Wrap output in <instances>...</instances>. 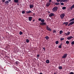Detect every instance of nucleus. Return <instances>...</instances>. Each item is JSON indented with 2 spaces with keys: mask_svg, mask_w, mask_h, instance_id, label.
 <instances>
[{
  "mask_svg": "<svg viewBox=\"0 0 74 74\" xmlns=\"http://www.w3.org/2000/svg\"><path fill=\"white\" fill-rule=\"evenodd\" d=\"M14 1L15 3H18V1H19V0H14Z\"/></svg>",
  "mask_w": 74,
  "mask_h": 74,
  "instance_id": "18",
  "label": "nucleus"
},
{
  "mask_svg": "<svg viewBox=\"0 0 74 74\" xmlns=\"http://www.w3.org/2000/svg\"><path fill=\"white\" fill-rule=\"evenodd\" d=\"M51 4V3H47L46 5V7H49V5Z\"/></svg>",
  "mask_w": 74,
  "mask_h": 74,
  "instance_id": "8",
  "label": "nucleus"
},
{
  "mask_svg": "<svg viewBox=\"0 0 74 74\" xmlns=\"http://www.w3.org/2000/svg\"><path fill=\"white\" fill-rule=\"evenodd\" d=\"M46 28L47 30L50 31V32H51V31H52V29H51L49 27H48V26H47Z\"/></svg>",
  "mask_w": 74,
  "mask_h": 74,
  "instance_id": "4",
  "label": "nucleus"
},
{
  "mask_svg": "<svg viewBox=\"0 0 74 74\" xmlns=\"http://www.w3.org/2000/svg\"><path fill=\"white\" fill-rule=\"evenodd\" d=\"M73 8H74V4L70 8V9L71 10H72L73 9Z\"/></svg>",
  "mask_w": 74,
  "mask_h": 74,
  "instance_id": "15",
  "label": "nucleus"
},
{
  "mask_svg": "<svg viewBox=\"0 0 74 74\" xmlns=\"http://www.w3.org/2000/svg\"><path fill=\"white\" fill-rule=\"evenodd\" d=\"M63 33V31H60V34H61Z\"/></svg>",
  "mask_w": 74,
  "mask_h": 74,
  "instance_id": "28",
  "label": "nucleus"
},
{
  "mask_svg": "<svg viewBox=\"0 0 74 74\" xmlns=\"http://www.w3.org/2000/svg\"><path fill=\"white\" fill-rule=\"evenodd\" d=\"M25 11H23L22 12V13H23V14H25Z\"/></svg>",
  "mask_w": 74,
  "mask_h": 74,
  "instance_id": "32",
  "label": "nucleus"
},
{
  "mask_svg": "<svg viewBox=\"0 0 74 74\" xmlns=\"http://www.w3.org/2000/svg\"><path fill=\"white\" fill-rule=\"evenodd\" d=\"M66 8L65 7H63L62 8V10H65Z\"/></svg>",
  "mask_w": 74,
  "mask_h": 74,
  "instance_id": "29",
  "label": "nucleus"
},
{
  "mask_svg": "<svg viewBox=\"0 0 74 74\" xmlns=\"http://www.w3.org/2000/svg\"><path fill=\"white\" fill-rule=\"evenodd\" d=\"M33 22H34V21H35V20L34 19L33 21Z\"/></svg>",
  "mask_w": 74,
  "mask_h": 74,
  "instance_id": "45",
  "label": "nucleus"
},
{
  "mask_svg": "<svg viewBox=\"0 0 74 74\" xmlns=\"http://www.w3.org/2000/svg\"><path fill=\"white\" fill-rule=\"evenodd\" d=\"M60 17L61 18L63 19V18L64 17V13H62L61 15H60Z\"/></svg>",
  "mask_w": 74,
  "mask_h": 74,
  "instance_id": "2",
  "label": "nucleus"
},
{
  "mask_svg": "<svg viewBox=\"0 0 74 74\" xmlns=\"http://www.w3.org/2000/svg\"><path fill=\"white\" fill-rule=\"evenodd\" d=\"M26 41L28 43L29 42V40H28V39H27L26 40Z\"/></svg>",
  "mask_w": 74,
  "mask_h": 74,
  "instance_id": "30",
  "label": "nucleus"
},
{
  "mask_svg": "<svg viewBox=\"0 0 74 74\" xmlns=\"http://www.w3.org/2000/svg\"><path fill=\"white\" fill-rule=\"evenodd\" d=\"M54 74H56V73H54Z\"/></svg>",
  "mask_w": 74,
  "mask_h": 74,
  "instance_id": "48",
  "label": "nucleus"
},
{
  "mask_svg": "<svg viewBox=\"0 0 74 74\" xmlns=\"http://www.w3.org/2000/svg\"><path fill=\"white\" fill-rule=\"evenodd\" d=\"M46 63H47V64L48 63H49V60H47L46 61Z\"/></svg>",
  "mask_w": 74,
  "mask_h": 74,
  "instance_id": "17",
  "label": "nucleus"
},
{
  "mask_svg": "<svg viewBox=\"0 0 74 74\" xmlns=\"http://www.w3.org/2000/svg\"><path fill=\"white\" fill-rule=\"evenodd\" d=\"M29 21H32V17H29Z\"/></svg>",
  "mask_w": 74,
  "mask_h": 74,
  "instance_id": "12",
  "label": "nucleus"
},
{
  "mask_svg": "<svg viewBox=\"0 0 74 74\" xmlns=\"http://www.w3.org/2000/svg\"><path fill=\"white\" fill-rule=\"evenodd\" d=\"M67 56V53H65L64 54L63 56L62 57V58H66V56Z\"/></svg>",
  "mask_w": 74,
  "mask_h": 74,
  "instance_id": "3",
  "label": "nucleus"
},
{
  "mask_svg": "<svg viewBox=\"0 0 74 74\" xmlns=\"http://www.w3.org/2000/svg\"><path fill=\"white\" fill-rule=\"evenodd\" d=\"M58 69H60V70L61 69H62V66H60L58 67Z\"/></svg>",
  "mask_w": 74,
  "mask_h": 74,
  "instance_id": "22",
  "label": "nucleus"
},
{
  "mask_svg": "<svg viewBox=\"0 0 74 74\" xmlns=\"http://www.w3.org/2000/svg\"><path fill=\"white\" fill-rule=\"evenodd\" d=\"M34 7V6H33V5H30V8H33Z\"/></svg>",
  "mask_w": 74,
  "mask_h": 74,
  "instance_id": "16",
  "label": "nucleus"
},
{
  "mask_svg": "<svg viewBox=\"0 0 74 74\" xmlns=\"http://www.w3.org/2000/svg\"><path fill=\"white\" fill-rule=\"evenodd\" d=\"M57 1L58 2H60V0H57Z\"/></svg>",
  "mask_w": 74,
  "mask_h": 74,
  "instance_id": "38",
  "label": "nucleus"
},
{
  "mask_svg": "<svg viewBox=\"0 0 74 74\" xmlns=\"http://www.w3.org/2000/svg\"><path fill=\"white\" fill-rule=\"evenodd\" d=\"M60 40L61 41H62V40H64V38H61Z\"/></svg>",
  "mask_w": 74,
  "mask_h": 74,
  "instance_id": "36",
  "label": "nucleus"
},
{
  "mask_svg": "<svg viewBox=\"0 0 74 74\" xmlns=\"http://www.w3.org/2000/svg\"><path fill=\"white\" fill-rule=\"evenodd\" d=\"M69 42L68 40H67L66 41V44H69Z\"/></svg>",
  "mask_w": 74,
  "mask_h": 74,
  "instance_id": "27",
  "label": "nucleus"
},
{
  "mask_svg": "<svg viewBox=\"0 0 74 74\" xmlns=\"http://www.w3.org/2000/svg\"><path fill=\"white\" fill-rule=\"evenodd\" d=\"M70 25H71V24H70V23H69V24L68 25V26H70Z\"/></svg>",
  "mask_w": 74,
  "mask_h": 74,
  "instance_id": "44",
  "label": "nucleus"
},
{
  "mask_svg": "<svg viewBox=\"0 0 74 74\" xmlns=\"http://www.w3.org/2000/svg\"><path fill=\"white\" fill-rule=\"evenodd\" d=\"M74 23V21H73L71 23H70V24L71 25H73Z\"/></svg>",
  "mask_w": 74,
  "mask_h": 74,
  "instance_id": "19",
  "label": "nucleus"
},
{
  "mask_svg": "<svg viewBox=\"0 0 74 74\" xmlns=\"http://www.w3.org/2000/svg\"><path fill=\"white\" fill-rule=\"evenodd\" d=\"M44 21H45L44 20V19H43L41 20V22L43 23L44 22Z\"/></svg>",
  "mask_w": 74,
  "mask_h": 74,
  "instance_id": "23",
  "label": "nucleus"
},
{
  "mask_svg": "<svg viewBox=\"0 0 74 74\" xmlns=\"http://www.w3.org/2000/svg\"><path fill=\"white\" fill-rule=\"evenodd\" d=\"M39 74H42V73H40Z\"/></svg>",
  "mask_w": 74,
  "mask_h": 74,
  "instance_id": "46",
  "label": "nucleus"
},
{
  "mask_svg": "<svg viewBox=\"0 0 74 74\" xmlns=\"http://www.w3.org/2000/svg\"><path fill=\"white\" fill-rule=\"evenodd\" d=\"M54 15L55 14H54L53 13H51L50 14H49V16H50V17H52V16H54Z\"/></svg>",
  "mask_w": 74,
  "mask_h": 74,
  "instance_id": "6",
  "label": "nucleus"
},
{
  "mask_svg": "<svg viewBox=\"0 0 74 74\" xmlns=\"http://www.w3.org/2000/svg\"><path fill=\"white\" fill-rule=\"evenodd\" d=\"M40 56V55H37V57H39Z\"/></svg>",
  "mask_w": 74,
  "mask_h": 74,
  "instance_id": "43",
  "label": "nucleus"
},
{
  "mask_svg": "<svg viewBox=\"0 0 74 74\" xmlns=\"http://www.w3.org/2000/svg\"><path fill=\"white\" fill-rule=\"evenodd\" d=\"M68 23H68V22H65L62 25H65V26H67V25H68Z\"/></svg>",
  "mask_w": 74,
  "mask_h": 74,
  "instance_id": "7",
  "label": "nucleus"
},
{
  "mask_svg": "<svg viewBox=\"0 0 74 74\" xmlns=\"http://www.w3.org/2000/svg\"><path fill=\"white\" fill-rule=\"evenodd\" d=\"M32 12L31 10H29V11L26 12L27 14H30V13H31Z\"/></svg>",
  "mask_w": 74,
  "mask_h": 74,
  "instance_id": "10",
  "label": "nucleus"
},
{
  "mask_svg": "<svg viewBox=\"0 0 74 74\" xmlns=\"http://www.w3.org/2000/svg\"><path fill=\"white\" fill-rule=\"evenodd\" d=\"M40 25H46V23H40Z\"/></svg>",
  "mask_w": 74,
  "mask_h": 74,
  "instance_id": "11",
  "label": "nucleus"
},
{
  "mask_svg": "<svg viewBox=\"0 0 74 74\" xmlns=\"http://www.w3.org/2000/svg\"><path fill=\"white\" fill-rule=\"evenodd\" d=\"M43 49H44V51H45V47H43Z\"/></svg>",
  "mask_w": 74,
  "mask_h": 74,
  "instance_id": "41",
  "label": "nucleus"
},
{
  "mask_svg": "<svg viewBox=\"0 0 74 74\" xmlns=\"http://www.w3.org/2000/svg\"><path fill=\"white\" fill-rule=\"evenodd\" d=\"M58 10V7H54L52 9V11L54 12H56Z\"/></svg>",
  "mask_w": 74,
  "mask_h": 74,
  "instance_id": "1",
  "label": "nucleus"
},
{
  "mask_svg": "<svg viewBox=\"0 0 74 74\" xmlns=\"http://www.w3.org/2000/svg\"><path fill=\"white\" fill-rule=\"evenodd\" d=\"M55 5H59L60 4V3H56L55 4Z\"/></svg>",
  "mask_w": 74,
  "mask_h": 74,
  "instance_id": "25",
  "label": "nucleus"
},
{
  "mask_svg": "<svg viewBox=\"0 0 74 74\" xmlns=\"http://www.w3.org/2000/svg\"><path fill=\"white\" fill-rule=\"evenodd\" d=\"M45 38L46 39V40H49V38L48 36H46V37H45Z\"/></svg>",
  "mask_w": 74,
  "mask_h": 74,
  "instance_id": "9",
  "label": "nucleus"
},
{
  "mask_svg": "<svg viewBox=\"0 0 74 74\" xmlns=\"http://www.w3.org/2000/svg\"><path fill=\"white\" fill-rule=\"evenodd\" d=\"M71 44H72V45H73V44H74V41H73L71 42Z\"/></svg>",
  "mask_w": 74,
  "mask_h": 74,
  "instance_id": "31",
  "label": "nucleus"
},
{
  "mask_svg": "<svg viewBox=\"0 0 74 74\" xmlns=\"http://www.w3.org/2000/svg\"><path fill=\"white\" fill-rule=\"evenodd\" d=\"M72 38H73V37L72 36H69L67 38V39L68 40H71Z\"/></svg>",
  "mask_w": 74,
  "mask_h": 74,
  "instance_id": "5",
  "label": "nucleus"
},
{
  "mask_svg": "<svg viewBox=\"0 0 74 74\" xmlns=\"http://www.w3.org/2000/svg\"><path fill=\"white\" fill-rule=\"evenodd\" d=\"M61 5H64V3H61Z\"/></svg>",
  "mask_w": 74,
  "mask_h": 74,
  "instance_id": "40",
  "label": "nucleus"
},
{
  "mask_svg": "<svg viewBox=\"0 0 74 74\" xmlns=\"http://www.w3.org/2000/svg\"><path fill=\"white\" fill-rule=\"evenodd\" d=\"M62 43H61V44L60 45L58 46L59 48H62Z\"/></svg>",
  "mask_w": 74,
  "mask_h": 74,
  "instance_id": "14",
  "label": "nucleus"
},
{
  "mask_svg": "<svg viewBox=\"0 0 74 74\" xmlns=\"http://www.w3.org/2000/svg\"><path fill=\"white\" fill-rule=\"evenodd\" d=\"M9 1H11V0H8Z\"/></svg>",
  "mask_w": 74,
  "mask_h": 74,
  "instance_id": "47",
  "label": "nucleus"
},
{
  "mask_svg": "<svg viewBox=\"0 0 74 74\" xmlns=\"http://www.w3.org/2000/svg\"><path fill=\"white\" fill-rule=\"evenodd\" d=\"M69 74H74V73L73 72H71L69 73Z\"/></svg>",
  "mask_w": 74,
  "mask_h": 74,
  "instance_id": "37",
  "label": "nucleus"
},
{
  "mask_svg": "<svg viewBox=\"0 0 74 74\" xmlns=\"http://www.w3.org/2000/svg\"><path fill=\"white\" fill-rule=\"evenodd\" d=\"M74 21V18H73L71 19L70 21L69 22H71V21Z\"/></svg>",
  "mask_w": 74,
  "mask_h": 74,
  "instance_id": "21",
  "label": "nucleus"
},
{
  "mask_svg": "<svg viewBox=\"0 0 74 74\" xmlns=\"http://www.w3.org/2000/svg\"><path fill=\"white\" fill-rule=\"evenodd\" d=\"M9 3V1H6L5 2V3L6 4H8Z\"/></svg>",
  "mask_w": 74,
  "mask_h": 74,
  "instance_id": "20",
  "label": "nucleus"
},
{
  "mask_svg": "<svg viewBox=\"0 0 74 74\" xmlns=\"http://www.w3.org/2000/svg\"><path fill=\"white\" fill-rule=\"evenodd\" d=\"M70 32H68L66 33H65V34L66 35V36H67L68 35H69V34H70Z\"/></svg>",
  "mask_w": 74,
  "mask_h": 74,
  "instance_id": "13",
  "label": "nucleus"
},
{
  "mask_svg": "<svg viewBox=\"0 0 74 74\" xmlns=\"http://www.w3.org/2000/svg\"><path fill=\"white\" fill-rule=\"evenodd\" d=\"M19 5V3H17V5Z\"/></svg>",
  "mask_w": 74,
  "mask_h": 74,
  "instance_id": "49",
  "label": "nucleus"
},
{
  "mask_svg": "<svg viewBox=\"0 0 74 74\" xmlns=\"http://www.w3.org/2000/svg\"><path fill=\"white\" fill-rule=\"evenodd\" d=\"M56 44H59V41H57L56 42Z\"/></svg>",
  "mask_w": 74,
  "mask_h": 74,
  "instance_id": "26",
  "label": "nucleus"
},
{
  "mask_svg": "<svg viewBox=\"0 0 74 74\" xmlns=\"http://www.w3.org/2000/svg\"><path fill=\"white\" fill-rule=\"evenodd\" d=\"M52 1V0H49V3H51Z\"/></svg>",
  "mask_w": 74,
  "mask_h": 74,
  "instance_id": "39",
  "label": "nucleus"
},
{
  "mask_svg": "<svg viewBox=\"0 0 74 74\" xmlns=\"http://www.w3.org/2000/svg\"><path fill=\"white\" fill-rule=\"evenodd\" d=\"M20 35H22L23 34L22 32L20 31L19 32Z\"/></svg>",
  "mask_w": 74,
  "mask_h": 74,
  "instance_id": "24",
  "label": "nucleus"
},
{
  "mask_svg": "<svg viewBox=\"0 0 74 74\" xmlns=\"http://www.w3.org/2000/svg\"><path fill=\"white\" fill-rule=\"evenodd\" d=\"M53 32L54 33H56V30H53Z\"/></svg>",
  "mask_w": 74,
  "mask_h": 74,
  "instance_id": "33",
  "label": "nucleus"
},
{
  "mask_svg": "<svg viewBox=\"0 0 74 74\" xmlns=\"http://www.w3.org/2000/svg\"><path fill=\"white\" fill-rule=\"evenodd\" d=\"M38 20L39 21H41V18H40L38 19Z\"/></svg>",
  "mask_w": 74,
  "mask_h": 74,
  "instance_id": "35",
  "label": "nucleus"
},
{
  "mask_svg": "<svg viewBox=\"0 0 74 74\" xmlns=\"http://www.w3.org/2000/svg\"><path fill=\"white\" fill-rule=\"evenodd\" d=\"M19 62H18V61H16V64H18V63Z\"/></svg>",
  "mask_w": 74,
  "mask_h": 74,
  "instance_id": "34",
  "label": "nucleus"
},
{
  "mask_svg": "<svg viewBox=\"0 0 74 74\" xmlns=\"http://www.w3.org/2000/svg\"><path fill=\"white\" fill-rule=\"evenodd\" d=\"M5 0H2V1L4 3V2H5Z\"/></svg>",
  "mask_w": 74,
  "mask_h": 74,
  "instance_id": "42",
  "label": "nucleus"
}]
</instances>
